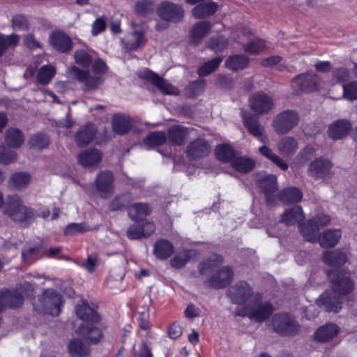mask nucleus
I'll use <instances>...</instances> for the list:
<instances>
[{
  "instance_id": "f257e3e1",
  "label": "nucleus",
  "mask_w": 357,
  "mask_h": 357,
  "mask_svg": "<svg viewBox=\"0 0 357 357\" xmlns=\"http://www.w3.org/2000/svg\"><path fill=\"white\" fill-rule=\"evenodd\" d=\"M331 221L328 215L319 214L310 219L306 224L300 225V233L304 239L309 242L319 241L322 248L334 247L340 240L342 233L340 229L326 230L318 237L321 227L327 225Z\"/></svg>"
},
{
  "instance_id": "f03ea898",
  "label": "nucleus",
  "mask_w": 357,
  "mask_h": 357,
  "mask_svg": "<svg viewBox=\"0 0 357 357\" xmlns=\"http://www.w3.org/2000/svg\"><path fill=\"white\" fill-rule=\"evenodd\" d=\"M328 276L333 283V290L324 292L317 301V305L326 312H337L342 308L341 294L351 292L354 283L349 275L334 278L333 273H328Z\"/></svg>"
},
{
  "instance_id": "7ed1b4c3",
  "label": "nucleus",
  "mask_w": 357,
  "mask_h": 357,
  "mask_svg": "<svg viewBox=\"0 0 357 357\" xmlns=\"http://www.w3.org/2000/svg\"><path fill=\"white\" fill-rule=\"evenodd\" d=\"M91 66V73L84 70L76 66H71L68 70V76L84 84L86 90H93L100 86L103 81V76L108 71L106 62L102 59L94 60Z\"/></svg>"
},
{
  "instance_id": "20e7f679",
  "label": "nucleus",
  "mask_w": 357,
  "mask_h": 357,
  "mask_svg": "<svg viewBox=\"0 0 357 357\" xmlns=\"http://www.w3.org/2000/svg\"><path fill=\"white\" fill-rule=\"evenodd\" d=\"M273 311V308L271 303L261 301V296L257 294L255 296V300L252 301L250 305L236 310V314L243 317L247 316L251 320L261 322L268 319Z\"/></svg>"
},
{
  "instance_id": "39448f33",
  "label": "nucleus",
  "mask_w": 357,
  "mask_h": 357,
  "mask_svg": "<svg viewBox=\"0 0 357 357\" xmlns=\"http://www.w3.org/2000/svg\"><path fill=\"white\" fill-rule=\"evenodd\" d=\"M61 296L53 289H47L39 297L34 308L40 313L57 316L60 312Z\"/></svg>"
},
{
  "instance_id": "423d86ee",
  "label": "nucleus",
  "mask_w": 357,
  "mask_h": 357,
  "mask_svg": "<svg viewBox=\"0 0 357 357\" xmlns=\"http://www.w3.org/2000/svg\"><path fill=\"white\" fill-rule=\"evenodd\" d=\"M256 295L253 293L250 286L245 281L236 283L228 291V296L231 301L238 305L237 310L250 305L252 301L255 300Z\"/></svg>"
},
{
  "instance_id": "0eeeda50",
  "label": "nucleus",
  "mask_w": 357,
  "mask_h": 357,
  "mask_svg": "<svg viewBox=\"0 0 357 357\" xmlns=\"http://www.w3.org/2000/svg\"><path fill=\"white\" fill-rule=\"evenodd\" d=\"M300 116L294 110H286L277 114L273 121V127L278 134L288 133L299 122Z\"/></svg>"
},
{
  "instance_id": "6e6552de",
  "label": "nucleus",
  "mask_w": 357,
  "mask_h": 357,
  "mask_svg": "<svg viewBox=\"0 0 357 357\" xmlns=\"http://www.w3.org/2000/svg\"><path fill=\"white\" fill-rule=\"evenodd\" d=\"M8 205L7 213L14 221H29L34 218L33 211L22 204L18 195L10 196Z\"/></svg>"
},
{
  "instance_id": "1a4fd4ad",
  "label": "nucleus",
  "mask_w": 357,
  "mask_h": 357,
  "mask_svg": "<svg viewBox=\"0 0 357 357\" xmlns=\"http://www.w3.org/2000/svg\"><path fill=\"white\" fill-rule=\"evenodd\" d=\"M273 330L284 336L295 335L300 331V325L288 314H275L272 320Z\"/></svg>"
},
{
  "instance_id": "9d476101",
  "label": "nucleus",
  "mask_w": 357,
  "mask_h": 357,
  "mask_svg": "<svg viewBox=\"0 0 357 357\" xmlns=\"http://www.w3.org/2000/svg\"><path fill=\"white\" fill-rule=\"evenodd\" d=\"M132 31L125 40V47L128 51H137L143 48L147 43L145 36L146 28L142 24L131 22Z\"/></svg>"
},
{
  "instance_id": "9b49d317",
  "label": "nucleus",
  "mask_w": 357,
  "mask_h": 357,
  "mask_svg": "<svg viewBox=\"0 0 357 357\" xmlns=\"http://www.w3.org/2000/svg\"><path fill=\"white\" fill-rule=\"evenodd\" d=\"M156 13L162 20L172 22H178L183 17V10L181 6L168 1H163L158 6Z\"/></svg>"
},
{
  "instance_id": "f8f14e48",
  "label": "nucleus",
  "mask_w": 357,
  "mask_h": 357,
  "mask_svg": "<svg viewBox=\"0 0 357 357\" xmlns=\"http://www.w3.org/2000/svg\"><path fill=\"white\" fill-rule=\"evenodd\" d=\"M257 184L265 193L266 202L268 205H273L278 199L277 178L274 175L259 174L257 178Z\"/></svg>"
},
{
  "instance_id": "ddd939ff",
  "label": "nucleus",
  "mask_w": 357,
  "mask_h": 357,
  "mask_svg": "<svg viewBox=\"0 0 357 357\" xmlns=\"http://www.w3.org/2000/svg\"><path fill=\"white\" fill-rule=\"evenodd\" d=\"M319 82V78L314 74H301L293 79L291 87L294 93L299 94L316 90Z\"/></svg>"
},
{
  "instance_id": "4468645a",
  "label": "nucleus",
  "mask_w": 357,
  "mask_h": 357,
  "mask_svg": "<svg viewBox=\"0 0 357 357\" xmlns=\"http://www.w3.org/2000/svg\"><path fill=\"white\" fill-rule=\"evenodd\" d=\"M114 178L110 172L99 173L96 178V188L101 198L109 199L114 193Z\"/></svg>"
},
{
  "instance_id": "2eb2a0df",
  "label": "nucleus",
  "mask_w": 357,
  "mask_h": 357,
  "mask_svg": "<svg viewBox=\"0 0 357 357\" xmlns=\"http://www.w3.org/2000/svg\"><path fill=\"white\" fill-rule=\"evenodd\" d=\"M332 167L333 165L329 160L319 158L310 163L307 173L316 180L324 178L331 174Z\"/></svg>"
},
{
  "instance_id": "dca6fc26",
  "label": "nucleus",
  "mask_w": 357,
  "mask_h": 357,
  "mask_svg": "<svg viewBox=\"0 0 357 357\" xmlns=\"http://www.w3.org/2000/svg\"><path fill=\"white\" fill-rule=\"evenodd\" d=\"M242 118L245 127L249 132L263 144H267L268 139L264 134V127L261 125L254 116L248 112H242Z\"/></svg>"
},
{
  "instance_id": "f3484780",
  "label": "nucleus",
  "mask_w": 357,
  "mask_h": 357,
  "mask_svg": "<svg viewBox=\"0 0 357 357\" xmlns=\"http://www.w3.org/2000/svg\"><path fill=\"white\" fill-rule=\"evenodd\" d=\"M49 42L51 46L56 51L65 53L73 47L71 38L64 32L56 31L50 35Z\"/></svg>"
},
{
  "instance_id": "a211bd4d",
  "label": "nucleus",
  "mask_w": 357,
  "mask_h": 357,
  "mask_svg": "<svg viewBox=\"0 0 357 357\" xmlns=\"http://www.w3.org/2000/svg\"><path fill=\"white\" fill-rule=\"evenodd\" d=\"M251 109L257 114L267 113L273 105V99L264 93H255L249 99Z\"/></svg>"
},
{
  "instance_id": "6ab92c4d",
  "label": "nucleus",
  "mask_w": 357,
  "mask_h": 357,
  "mask_svg": "<svg viewBox=\"0 0 357 357\" xmlns=\"http://www.w3.org/2000/svg\"><path fill=\"white\" fill-rule=\"evenodd\" d=\"M28 296V292H24L21 289L18 291H6L0 293V312L4 307H17L20 306L24 299V296Z\"/></svg>"
},
{
  "instance_id": "aec40b11",
  "label": "nucleus",
  "mask_w": 357,
  "mask_h": 357,
  "mask_svg": "<svg viewBox=\"0 0 357 357\" xmlns=\"http://www.w3.org/2000/svg\"><path fill=\"white\" fill-rule=\"evenodd\" d=\"M234 272L229 266H224L214 273L208 280L210 286L216 289L222 288L229 284L233 278Z\"/></svg>"
},
{
  "instance_id": "412c9836",
  "label": "nucleus",
  "mask_w": 357,
  "mask_h": 357,
  "mask_svg": "<svg viewBox=\"0 0 357 357\" xmlns=\"http://www.w3.org/2000/svg\"><path fill=\"white\" fill-rule=\"evenodd\" d=\"M211 151V146L203 139H197L190 142L186 148L187 155L192 158H201L207 156Z\"/></svg>"
},
{
  "instance_id": "4be33fe9",
  "label": "nucleus",
  "mask_w": 357,
  "mask_h": 357,
  "mask_svg": "<svg viewBox=\"0 0 357 357\" xmlns=\"http://www.w3.org/2000/svg\"><path fill=\"white\" fill-rule=\"evenodd\" d=\"M351 124L346 119H338L332 123L328 130L330 138L337 140L345 137L351 131Z\"/></svg>"
},
{
  "instance_id": "5701e85b",
  "label": "nucleus",
  "mask_w": 357,
  "mask_h": 357,
  "mask_svg": "<svg viewBox=\"0 0 357 357\" xmlns=\"http://www.w3.org/2000/svg\"><path fill=\"white\" fill-rule=\"evenodd\" d=\"M339 333L340 328L337 324L328 323L316 330L314 338L319 342H327L336 337Z\"/></svg>"
},
{
  "instance_id": "b1692460",
  "label": "nucleus",
  "mask_w": 357,
  "mask_h": 357,
  "mask_svg": "<svg viewBox=\"0 0 357 357\" xmlns=\"http://www.w3.org/2000/svg\"><path fill=\"white\" fill-rule=\"evenodd\" d=\"M75 312L79 319L86 321V324H96L99 321L98 314L85 301H81L77 304Z\"/></svg>"
},
{
  "instance_id": "393cba45",
  "label": "nucleus",
  "mask_w": 357,
  "mask_h": 357,
  "mask_svg": "<svg viewBox=\"0 0 357 357\" xmlns=\"http://www.w3.org/2000/svg\"><path fill=\"white\" fill-rule=\"evenodd\" d=\"M141 76L150 79L163 93L167 95L178 94V90L175 86L151 71L145 70L144 75Z\"/></svg>"
},
{
  "instance_id": "a878e982",
  "label": "nucleus",
  "mask_w": 357,
  "mask_h": 357,
  "mask_svg": "<svg viewBox=\"0 0 357 357\" xmlns=\"http://www.w3.org/2000/svg\"><path fill=\"white\" fill-rule=\"evenodd\" d=\"M101 160L102 153L95 149L83 151L77 156L79 164L85 168L97 165Z\"/></svg>"
},
{
  "instance_id": "bb28decb",
  "label": "nucleus",
  "mask_w": 357,
  "mask_h": 357,
  "mask_svg": "<svg viewBox=\"0 0 357 357\" xmlns=\"http://www.w3.org/2000/svg\"><path fill=\"white\" fill-rule=\"evenodd\" d=\"M304 218L303 210L300 206H295L289 209L286 210L281 215V222L286 225H292L298 223V228L300 229V221ZM305 222V224H306Z\"/></svg>"
},
{
  "instance_id": "cd10ccee",
  "label": "nucleus",
  "mask_w": 357,
  "mask_h": 357,
  "mask_svg": "<svg viewBox=\"0 0 357 357\" xmlns=\"http://www.w3.org/2000/svg\"><path fill=\"white\" fill-rule=\"evenodd\" d=\"M77 333L84 336L89 342L96 343L102 337L101 331L93 324H82L77 329Z\"/></svg>"
},
{
  "instance_id": "c85d7f7f",
  "label": "nucleus",
  "mask_w": 357,
  "mask_h": 357,
  "mask_svg": "<svg viewBox=\"0 0 357 357\" xmlns=\"http://www.w3.org/2000/svg\"><path fill=\"white\" fill-rule=\"evenodd\" d=\"M324 262L331 266L343 265L347 260V253L340 250L324 252L322 257Z\"/></svg>"
},
{
  "instance_id": "c756f323",
  "label": "nucleus",
  "mask_w": 357,
  "mask_h": 357,
  "mask_svg": "<svg viewBox=\"0 0 357 357\" xmlns=\"http://www.w3.org/2000/svg\"><path fill=\"white\" fill-rule=\"evenodd\" d=\"M174 247L171 242L165 239L158 240L153 245V253L159 259H166L174 252Z\"/></svg>"
},
{
  "instance_id": "7c9ffc66",
  "label": "nucleus",
  "mask_w": 357,
  "mask_h": 357,
  "mask_svg": "<svg viewBox=\"0 0 357 357\" xmlns=\"http://www.w3.org/2000/svg\"><path fill=\"white\" fill-rule=\"evenodd\" d=\"M278 151L284 156L293 155L298 149L296 139L292 137L282 138L277 145Z\"/></svg>"
},
{
  "instance_id": "2f4dec72",
  "label": "nucleus",
  "mask_w": 357,
  "mask_h": 357,
  "mask_svg": "<svg viewBox=\"0 0 357 357\" xmlns=\"http://www.w3.org/2000/svg\"><path fill=\"white\" fill-rule=\"evenodd\" d=\"M96 131L93 124H87L82 128L75 137L77 144L79 146L87 145L93 139Z\"/></svg>"
},
{
  "instance_id": "473e14b6",
  "label": "nucleus",
  "mask_w": 357,
  "mask_h": 357,
  "mask_svg": "<svg viewBox=\"0 0 357 357\" xmlns=\"http://www.w3.org/2000/svg\"><path fill=\"white\" fill-rule=\"evenodd\" d=\"M68 351L73 357H87L90 354L89 347L79 338H75L68 343Z\"/></svg>"
},
{
  "instance_id": "72a5a7b5",
  "label": "nucleus",
  "mask_w": 357,
  "mask_h": 357,
  "mask_svg": "<svg viewBox=\"0 0 357 357\" xmlns=\"http://www.w3.org/2000/svg\"><path fill=\"white\" fill-rule=\"evenodd\" d=\"M150 213V208L146 204L136 203L128 208L130 218L136 222L142 221Z\"/></svg>"
},
{
  "instance_id": "f704fd0d",
  "label": "nucleus",
  "mask_w": 357,
  "mask_h": 357,
  "mask_svg": "<svg viewBox=\"0 0 357 357\" xmlns=\"http://www.w3.org/2000/svg\"><path fill=\"white\" fill-rule=\"evenodd\" d=\"M5 140L9 147L17 149L24 144V137L19 129L9 128L6 132Z\"/></svg>"
},
{
  "instance_id": "c9c22d12",
  "label": "nucleus",
  "mask_w": 357,
  "mask_h": 357,
  "mask_svg": "<svg viewBox=\"0 0 357 357\" xmlns=\"http://www.w3.org/2000/svg\"><path fill=\"white\" fill-rule=\"evenodd\" d=\"M112 128L118 134H124L131 128V122L128 117L122 114H116L112 118Z\"/></svg>"
},
{
  "instance_id": "e433bc0d",
  "label": "nucleus",
  "mask_w": 357,
  "mask_h": 357,
  "mask_svg": "<svg viewBox=\"0 0 357 357\" xmlns=\"http://www.w3.org/2000/svg\"><path fill=\"white\" fill-rule=\"evenodd\" d=\"M303 193L296 187L286 188L278 195V198L284 203H296L301 200Z\"/></svg>"
},
{
  "instance_id": "4c0bfd02",
  "label": "nucleus",
  "mask_w": 357,
  "mask_h": 357,
  "mask_svg": "<svg viewBox=\"0 0 357 357\" xmlns=\"http://www.w3.org/2000/svg\"><path fill=\"white\" fill-rule=\"evenodd\" d=\"M218 5L214 2L199 3L193 10V15L197 19L207 17L215 13Z\"/></svg>"
},
{
  "instance_id": "58836bf2",
  "label": "nucleus",
  "mask_w": 357,
  "mask_h": 357,
  "mask_svg": "<svg viewBox=\"0 0 357 357\" xmlns=\"http://www.w3.org/2000/svg\"><path fill=\"white\" fill-rule=\"evenodd\" d=\"M231 163L235 170L241 173L250 172L255 165V162L252 159L243 156H234Z\"/></svg>"
},
{
  "instance_id": "ea45409f",
  "label": "nucleus",
  "mask_w": 357,
  "mask_h": 357,
  "mask_svg": "<svg viewBox=\"0 0 357 357\" xmlns=\"http://www.w3.org/2000/svg\"><path fill=\"white\" fill-rule=\"evenodd\" d=\"M211 29V24L208 22H201L196 24L190 32L192 43H199Z\"/></svg>"
},
{
  "instance_id": "a19ab883",
  "label": "nucleus",
  "mask_w": 357,
  "mask_h": 357,
  "mask_svg": "<svg viewBox=\"0 0 357 357\" xmlns=\"http://www.w3.org/2000/svg\"><path fill=\"white\" fill-rule=\"evenodd\" d=\"M31 181V176L26 172H17L12 175L9 180L10 188L15 190L25 188Z\"/></svg>"
},
{
  "instance_id": "79ce46f5",
  "label": "nucleus",
  "mask_w": 357,
  "mask_h": 357,
  "mask_svg": "<svg viewBox=\"0 0 357 357\" xmlns=\"http://www.w3.org/2000/svg\"><path fill=\"white\" fill-rule=\"evenodd\" d=\"M188 130L182 126H176L169 128V139L173 144H182L188 136Z\"/></svg>"
},
{
  "instance_id": "37998d69",
  "label": "nucleus",
  "mask_w": 357,
  "mask_h": 357,
  "mask_svg": "<svg viewBox=\"0 0 357 357\" xmlns=\"http://www.w3.org/2000/svg\"><path fill=\"white\" fill-rule=\"evenodd\" d=\"M249 63V59L243 54H237L229 57L225 61L227 68L233 70L244 69Z\"/></svg>"
},
{
  "instance_id": "c03bdc74",
  "label": "nucleus",
  "mask_w": 357,
  "mask_h": 357,
  "mask_svg": "<svg viewBox=\"0 0 357 357\" xmlns=\"http://www.w3.org/2000/svg\"><path fill=\"white\" fill-rule=\"evenodd\" d=\"M259 153L266 158L271 160L275 165L282 170L288 169L287 164L278 155L275 154L273 151L266 146H262L259 148Z\"/></svg>"
},
{
  "instance_id": "a18cd8bd",
  "label": "nucleus",
  "mask_w": 357,
  "mask_h": 357,
  "mask_svg": "<svg viewBox=\"0 0 357 357\" xmlns=\"http://www.w3.org/2000/svg\"><path fill=\"white\" fill-rule=\"evenodd\" d=\"M55 73L56 69L52 66H43L40 68L37 73V81L41 84H47L52 80Z\"/></svg>"
},
{
  "instance_id": "49530a36",
  "label": "nucleus",
  "mask_w": 357,
  "mask_h": 357,
  "mask_svg": "<svg viewBox=\"0 0 357 357\" xmlns=\"http://www.w3.org/2000/svg\"><path fill=\"white\" fill-rule=\"evenodd\" d=\"M215 155L217 158L222 162H231L235 156L234 149L228 144H221L216 147Z\"/></svg>"
},
{
  "instance_id": "de8ad7c7",
  "label": "nucleus",
  "mask_w": 357,
  "mask_h": 357,
  "mask_svg": "<svg viewBox=\"0 0 357 357\" xmlns=\"http://www.w3.org/2000/svg\"><path fill=\"white\" fill-rule=\"evenodd\" d=\"M222 263V257L217 255H213L208 259L200 264L199 271L202 274H206L208 271H213Z\"/></svg>"
},
{
  "instance_id": "09e8293b",
  "label": "nucleus",
  "mask_w": 357,
  "mask_h": 357,
  "mask_svg": "<svg viewBox=\"0 0 357 357\" xmlns=\"http://www.w3.org/2000/svg\"><path fill=\"white\" fill-rule=\"evenodd\" d=\"M91 50H78L74 53V59L75 63L82 67H87L91 63L93 60Z\"/></svg>"
},
{
  "instance_id": "8fccbe9b",
  "label": "nucleus",
  "mask_w": 357,
  "mask_h": 357,
  "mask_svg": "<svg viewBox=\"0 0 357 357\" xmlns=\"http://www.w3.org/2000/svg\"><path fill=\"white\" fill-rule=\"evenodd\" d=\"M167 140V136L163 132H151L144 139V143L149 148L160 146Z\"/></svg>"
},
{
  "instance_id": "3c124183",
  "label": "nucleus",
  "mask_w": 357,
  "mask_h": 357,
  "mask_svg": "<svg viewBox=\"0 0 357 357\" xmlns=\"http://www.w3.org/2000/svg\"><path fill=\"white\" fill-rule=\"evenodd\" d=\"M190 257V251L186 250H181L178 252L170 260V264L176 268H182L189 261Z\"/></svg>"
},
{
  "instance_id": "603ef678",
  "label": "nucleus",
  "mask_w": 357,
  "mask_h": 357,
  "mask_svg": "<svg viewBox=\"0 0 357 357\" xmlns=\"http://www.w3.org/2000/svg\"><path fill=\"white\" fill-rule=\"evenodd\" d=\"M222 59L220 56L204 63L199 69V75L204 77L214 72L222 62Z\"/></svg>"
},
{
  "instance_id": "864d4df0",
  "label": "nucleus",
  "mask_w": 357,
  "mask_h": 357,
  "mask_svg": "<svg viewBox=\"0 0 357 357\" xmlns=\"http://www.w3.org/2000/svg\"><path fill=\"white\" fill-rule=\"evenodd\" d=\"M89 230V227L84 222L70 223L65 228L64 234L65 236H75L79 234H83Z\"/></svg>"
},
{
  "instance_id": "5fc2aeb1",
  "label": "nucleus",
  "mask_w": 357,
  "mask_h": 357,
  "mask_svg": "<svg viewBox=\"0 0 357 357\" xmlns=\"http://www.w3.org/2000/svg\"><path fill=\"white\" fill-rule=\"evenodd\" d=\"M20 38L16 34L3 36L0 34V57L3 52L9 47L15 46L19 42Z\"/></svg>"
},
{
  "instance_id": "6e6d98bb",
  "label": "nucleus",
  "mask_w": 357,
  "mask_h": 357,
  "mask_svg": "<svg viewBox=\"0 0 357 357\" xmlns=\"http://www.w3.org/2000/svg\"><path fill=\"white\" fill-rule=\"evenodd\" d=\"M266 47V43L264 40L261 39H255L251 41H250L245 46V52L251 54H258L259 52L263 51Z\"/></svg>"
},
{
  "instance_id": "4d7b16f0",
  "label": "nucleus",
  "mask_w": 357,
  "mask_h": 357,
  "mask_svg": "<svg viewBox=\"0 0 357 357\" xmlns=\"http://www.w3.org/2000/svg\"><path fill=\"white\" fill-rule=\"evenodd\" d=\"M315 153V149L312 146H306L302 149L296 156V163L298 167L304 165L309 160H310Z\"/></svg>"
},
{
  "instance_id": "13d9d810",
  "label": "nucleus",
  "mask_w": 357,
  "mask_h": 357,
  "mask_svg": "<svg viewBox=\"0 0 357 357\" xmlns=\"http://www.w3.org/2000/svg\"><path fill=\"white\" fill-rule=\"evenodd\" d=\"M29 144L31 146L42 149L49 144L48 137L43 133H37L31 137Z\"/></svg>"
},
{
  "instance_id": "bf43d9fd",
  "label": "nucleus",
  "mask_w": 357,
  "mask_h": 357,
  "mask_svg": "<svg viewBox=\"0 0 357 357\" xmlns=\"http://www.w3.org/2000/svg\"><path fill=\"white\" fill-rule=\"evenodd\" d=\"M100 260L96 253H91L88 255L85 262L82 263L80 266L85 268L88 273H93L95 271L96 267L99 266Z\"/></svg>"
},
{
  "instance_id": "052dcab7",
  "label": "nucleus",
  "mask_w": 357,
  "mask_h": 357,
  "mask_svg": "<svg viewBox=\"0 0 357 357\" xmlns=\"http://www.w3.org/2000/svg\"><path fill=\"white\" fill-rule=\"evenodd\" d=\"M134 10L137 15L146 16L153 12L151 2L147 0L138 1L134 6Z\"/></svg>"
},
{
  "instance_id": "680f3d73",
  "label": "nucleus",
  "mask_w": 357,
  "mask_h": 357,
  "mask_svg": "<svg viewBox=\"0 0 357 357\" xmlns=\"http://www.w3.org/2000/svg\"><path fill=\"white\" fill-rule=\"evenodd\" d=\"M17 158V153L13 151L7 150L4 146H0V163L8 165Z\"/></svg>"
},
{
  "instance_id": "e2e57ef3",
  "label": "nucleus",
  "mask_w": 357,
  "mask_h": 357,
  "mask_svg": "<svg viewBox=\"0 0 357 357\" xmlns=\"http://www.w3.org/2000/svg\"><path fill=\"white\" fill-rule=\"evenodd\" d=\"M343 97L349 100H357V82H352L347 84H344Z\"/></svg>"
},
{
  "instance_id": "0e129e2a",
  "label": "nucleus",
  "mask_w": 357,
  "mask_h": 357,
  "mask_svg": "<svg viewBox=\"0 0 357 357\" xmlns=\"http://www.w3.org/2000/svg\"><path fill=\"white\" fill-rule=\"evenodd\" d=\"M12 26L15 31H26L29 29V22L26 17L17 15L13 17Z\"/></svg>"
},
{
  "instance_id": "69168bd1",
  "label": "nucleus",
  "mask_w": 357,
  "mask_h": 357,
  "mask_svg": "<svg viewBox=\"0 0 357 357\" xmlns=\"http://www.w3.org/2000/svg\"><path fill=\"white\" fill-rule=\"evenodd\" d=\"M38 249L36 247H29L22 252V259L24 263L31 264L38 257Z\"/></svg>"
},
{
  "instance_id": "338daca9",
  "label": "nucleus",
  "mask_w": 357,
  "mask_h": 357,
  "mask_svg": "<svg viewBox=\"0 0 357 357\" xmlns=\"http://www.w3.org/2000/svg\"><path fill=\"white\" fill-rule=\"evenodd\" d=\"M227 43V39L223 36H220L216 38H213L211 39V41L208 44V47L215 52H219L226 48Z\"/></svg>"
},
{
  "instance_id": "774afa93",
  "label": "nucleus",
  "mask_w": 357,
  "mask_h": 357,
  "mask_svg": "<svg viewBox=\"0 0 357 357\" xmlns=\"http://www.w3.org/2000/svg\"><path fill=\"white\" fill-rule=\"evenodd\" d=\"M130 197V195L125 194L115 197L110 203V209L116 211L124 206L128 202Z\"/></svg>"
}]
</instances>
